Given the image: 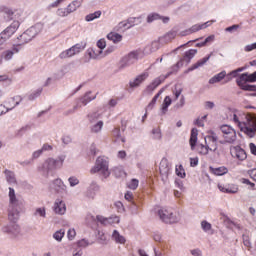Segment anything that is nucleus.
<instances>
[{"label":"nucleus","mask_w":256,"mask_h":256,"mask_svg":"<svg viewBox=\"0 0 256 256\" xmlns=\"http://www.w3.org/2000/svg\"><path fill=\"white\" fill-rule=\"evenodd\" d=\"M234 123L238 124L240 131L247 135V137H254L256 135V117L251 114H234Z\"/></svg>","instance_id":"obj_1"},{"label":"nucleus","mask_w":256,"mask_h":256,"mask_svg":"<svg viewBox=\"0 0 256 256\" xmlns=\"http://www.w3.org/2000/svg\"><path fill=\"white\" fill-rule=\"evenodd\" d=\"M23 211V201L17 199L15 189L9 188L8 219L15 223L19 219V212Z\"/></svg>","instance_id":"obj_2"},{"label":"nucleus","mask_w":256,"mask_h":256,"mask_svg":"<svg viewBox=\"0 0 256 256\" xmlns=\"http://www.w3.org/2000/svg\"><path fill=\"white\" fill-rule=\"evenodd\" d=\"M198 135H199V130H197V128H193L191 130L190 139H189L191 150L194 151L196 147V152L198 153V155H202V156L209 155V151L211 150H209L207 144L197 145Z\"/></svg>","instance_id":"obj_3"},{"label":"nucleus","mask_w":256,"mask_h":256,"mask_svg":"<svg viewBox=\"0 0 256 256\" xmlns=\"http://www.w3.org/2000/svg\"><path fill=\"white\" fill-rule=\"evenodd\" d=\"M90 173H101L105 179L111 175L109 172V162L103 157H98L95 166L90 170Z\"/></svg>","instance_id":"obj_4"},{"label":"nucleus","mask_w":256,"mask_h":256,"mask_svg":"<svg viewBox=\"0 0 256 256\" xmlns=\"http://www.w3.org/2000/svg\"><path fill=\"white\" fill-rule=\"evenodd\" d=\"M85 47H87L86 43H83V42L77 43L72 47H70L69 49L62 51L58 57L59 59H62V60L71 59V57H75V55H79L81 51H85Z\"/></svg>","instance_id":"obj_5"},{"label":"nucleus","mask_w":256,"mask_h":256,"mask_svg":"<svg viewBox=\"0 0 256 256\" xmlns=\"http://www.w3.org/2000/svg\"><path fill=\"white\" fill-rule=\"evenodd\" d=\"M256 82V71L252 74L249 73H243L241 74L237 79L236 83L242 91H246L249 89V87H252L253 85H249L247 83H255Z\"/></svg>","instance_id":"obj_6"},{"label":"nucleus","mask_w":256,"mask_h":256,"mask_svg":"<svg viewBox=\"0 0 256 256\" xmlns=\"http://www.w3.org/2000/svg\"><path fill=\"white\" fill-rule=\"evenodd\" d=\"M140 55H141V52L139 50H136L124 56L119 63L120 69H125V67H130V65H133L136 61H139Z\"/></svg>","instance_id":"obj_7"},{"label":"nucleus","mask_w":256,"mask_h":256,"mask_svg":"<svg viewBox=\"0 0 256 256\" xmlns=\"http://www.w3.org/2000/svg\"><path fill=\"white\" fill-rule=\"evenodd\" d=\"M19 29V21H14L8 26L2 33H0V47L5 44V41L9 39Z\"/></svg>","instance_id":"obj_8"},{"label":"nucleus","mask_w":256,"mask_h":256,"mask_svg":"<svg viewBox=\"0 0 256 256\" xmlns=\"http://www.w3.org/2000/svg\"><path fill=\"white\" fill-rule=\"evenodd\" d=\"M63 161H65L62 157L58 159L48 158L42 166V171H53L54 169H59L63 167Z\"/></svg>","instance_id":"obj_9"},{"label":"nucleus","mask_w":256,"mask_h":256,"mask_svg":"<svg viewBox=\"0 0 256 256\" xmlns=\"http://www.w3.org/2000/svg\"><path fill=\"white\" fill-rule=\"evenodd\" d=\"M221 131L226 143H233L237 139V132L231 126L223 125L221 126Z\"/></svg>","instance_id":"obj_10"},{"label":"nucleus","mask_w":256,"mask_h":256,"mask_svg":"<svg viewBox=\"0 0 256 256\" xmlns=\"http://www.w3.org/2000/svg\"><path fill=\"white\" fill-rule=\"evenodd\" d=\"M219 140V137H217V134L215 132H210L205 137V145L208 147L209 151L215 153L217 151V141Z\"/></svg>","instance_id":"obj_11"},{"label":"nucleus","mask_w":256,"mask_h":256,"mask_svg":"<svg viewBox=\"0 0 256 256\" xmlns=\"http://www.w3.org/2000/svg\"><path fill=\"white\" fill-rule=\"evenodd\" d=\"M230 155L233 159H238V161H245L247 159V152L241 146H232L230 148Z\"/></svg>","instance_id":"obj_12"},{"label":"nucleus","mask_w":256,"mask_h":256,"mask_svg":"<svg viewBox=\"0 0 256 256\" xmlns=\"http://www.w3.org/2000/svg\"><path fill=\"white\" fill-rule=\"evenodd\" d=\"M90 95H91V92L86 93V95L78 101L77 105L74 106L72 110H69L68 112H66V115H71V114H73L74 111H77V109H79V107H83V106L87 105L88 103H91V101H93V99H95V96L89 97Z\"/></svg>","instance_id":"obj_13"},{"label":"nucleus","mask_w":256,"mask_h":256,"mask_svg":"<svg viewBox=\"0 0 256 256\" xmlns=\"http://www.w3.org/2000/svg\"><path fill=\"white\" fill-rule=\"evenodd\" d=\"M158 215L164 223H177V219L173 216V213L167 209H160Z\"/></svg>","instance_id":"obj_14"},{"label":"nucleus","mask_w":256,"mask_h":256,"mask_svg":"<svg viewBox=\"0 0 256 256\" xmlns=\"http://www.w3.org/2000/svg\"><path fill=\"white\" fill-rule=\"evenodd\" d=\"M212 23H215V20L208 21L203 24H195L190 29L186 30L185 33H183L182 35L185 36L191 35V33H197V31H201V29H207V27H209V25H211Z\"/></svg>","instance_id":"obj_15"},{"label":"nucleus","mask_w":256,"mask_h":256,"mask_svg":"<svg viewBox=\"0 0 256 256\" xmlns=\"http://www.w3.org/2000/svg\"><path fill=\"white\" fill-rule=\"evenodd\" d=\"M218 189L221 193L235 194L239 193V186L237 184H218Z\"/></svg>","instance_id":"obj_16"},{"label":"nucleus","mask_w":256,"mask_h":256,"mask_svg":"<svg viewBox=\"0 0 256 256\" xmlns=\"http://www.w3.org/2000/svg\"><path fill=\"white\" fill-rule=\"evenodd\" d=\"M97 47L98 49H100L98 54H95V51L93 50H88L91 59H97V57H101L103 55V49L107 47V42L105 41V39L98 40Z\"/></svg>","instance_id":"obj_17"},{"label":"nucleus","mask_w":256,"mask_h":256,"mask_svg":"<svg viewBox=\"0 0 256 256\" xmlns=\"http://www.w3.org/2000/svg\"><path fill=\"white\" fill-rule=\"evenodd\" d=\"M19 101H21V97L16 96L9 100V103L13 104L10 108H9V104H6V106L1 104L0 105V116L4 115V113H7L9 111V109H13V107H17V105H19Z\"/></svg>","instance_id":"obj_18"},{"label":"nucleus","mask_w":256,"mask_h":256,"mask_svg":"<svg viewBox=\"0 0 256 256\" xmlns=\"http://www.w3.org/2000/svg\"><path fill=\"white\" fill-rule=\"evenodd\" d=\"M20 49L21 45H14L11 50H6L2 53L3 59H5V61H11V59H13V55H15V53H19Z\"/></svg>","instance_id":"obj_19"},{"label":"nucleus","mask_w":256,"mask_h":256,"mask_svg":"<svg viewBox=\"0 0 256 256\" xmlns=\"http://www.w3.org/2000/svg\"><path fill=\"white\" fill-rule=\"evenodd\" d=\"M96 219L102 225H113L115 223H119V221H120L119 217H117V216L110 217V218H105L103 216H97Z\"/></svg>","instance_id":"obj_20"},{"label":"nucleus","mask_w":256,"mask_h":256,"mask_svg":"<svg viewBox=\"0 0 256 256\" xmlns=\"http://www.w3.org/2000/svg\"><path fill=\"white\" fill-rule=\"evenodd\" d=\"M67 211V207L65 206V202L63 200H56L54 203V212L58 215H65Z\"/></svg>","instance_id":"obj_21"},{"label":"nucleus","mask_w":256,"mask_h":256,"mask_svg":"<svg viewBox=\"0 0 256 256\" xmlns=\"http://www.w3.org/2000/svg\"><path fill=\"white\" fill-rule=\"evenodd\" d=\"M209 171L212 175H216L217 177H221L222 175H227V173H229V170L225 166H220L218 168L210 166Z\"/></svg>","instance_id":"obj_22"},{"label":"nucleus","mask_w":256,"mask_h":256,"mask_svg":"<svg viewBox=\"0 0 256 256\" xmlns=\"http://www.w3.org/2000/svg\"><path fill=\"white\" fill-rule=\"evenodd\" d=\"M53 189L56 190L57 193H63V191H67V186H65L61 179H56L53 182Z\"/></svg>","instance_id":"obj_23"},{"label":"nucleus","mask_w":256,"mask_h":256,"mask_svg":"<svg viewBox=\"0 0 256 256\" xmlns=\"http://www.w3.org/2000/svg\"><path fill=\"white\" fill-rule=\"evenodd\" d=\"M147 77H149V73H147V72H144V73L138 75L134 81L130 82V87H139V84L142 81H145V79H147Z\"/></svg>","instance_id":"obj_24"},{"label":"nucleus","mask_w":256,"mask_h":256,"mask_svg":"<svg viewBox=\"0 0 256 256\" xmlns=\"http://www.w3.org/2000/svg\"><path fill=\"white\" fill-rule=\"evenodd\" d=\"M175 37H177V32L176 31H170L166 35H164L163 37L159 38V41L161 43H171V41H173V39Z\"/></svg>","instance_id":"obj_25"},{"label":"nucleus","mask_w":256,"mask_h":256,"mask_svg":"<svg viewBox=\"0 0 256 256\" xmlns=\"http://www.w3.org/2000/svg\"><path fill=\"white\" fill-rule=\"evenodd\" d=\"M83 4V0H75L72 3H70L67 6V11L69 14L73 13L74 11H77V9H79V7Z\"/></svg>","instance_id":"obj_26"},{"label":"nucleus","mask_w":256,"mask_h":256,"mask_svg":"<svg viewBox=\"0 0 256 256\" xmlns=\"http://www.w3.org/2000/svg\"><path fill=\"white\" fill-rule=\"evenodd\" d=\"M197 55V50L196 49H190L185 52L182 61L185 63H191V59Z\"/></svg>","instance_id":"obj_27"},{"label":"nucleus","mask_w":256,"mask_h":256,"mask_svg":"<svg viewBox=\"0 0 256 256\" xmlns=\"http://www.w3.org/2000/svg\"><path fill=\"white\" fill-rule=\"evenodd\" d=\"M227 77V72L222 71L218 74H216L214 77H212L209 80L210 85H214V83H220V81H223V78Z\"/></svg>","instance_id":"obj_28"},{"label":"nucleus","mask_w":256,"mask_h":256,"mask_svg":"<svg viewBox=\"0 0 256 256\" xmlns=\"http://www.w3.org/2000/svg\"><path fill=\"white\" fill-rule=\"evenodd\" d=\"M107 39L113 41V43H121V41H123V36L119 33L111 32L107 35Z\"/></svg>","instance_id":"obj_29"},{"label":"nucleus","mask_w":256,"mask_h":256,"mask_svg":"<svg viewBox=\"0 0 256 256\" xmlns=\"http://www.w3.org/2000/svg\"><path fill=\"white\" fill-rule=\"evenodd\" d=\"M159 171L161 175H169V164L167 160H162L159 165Z\"/></svg>","instance_id":"obj_30"},{"label":"nucleus","mask_w":256,"mask_h":256,"mask_svg":"<svg viewBox=\"0 0 256 256\" xmlns=\"http://www.w3.org/2000/svg\"><path fill=\"white\" fill-rule=\"evenodd\" d=\"M4 233H12V235H19V225L13 223L11 225V229H9L7 226L3 228Z\"/></svg>","instance_id":"obj_31"},{"label":"nucleus","mask_w":256,"mask_h":256,"mask_svg":"<svg viewBox=\"0 0 256 256\" xmlns=\"http://www.w3.org/2000/svg\"><path fill=\"white\" fill-rule=\"evenodd\" d=\"M33 37H35V35H31V30H26L22 35H20V41H22V43H29Z\"/></svg>","instance_id":"obj_32"},{"label":"nucleus","mask_w":256,"mask_h":256,"mask_svg":"<svg viewBox=\"0 0 256 256\" xmlns=\"http://www.w3.org/2000/svg\"><path fill=\"white\" fill-rule=\"evenodd\" d=\"M112 239L116 242V243H120L121 245L125 244V237L122 236L121 234H119V231L114 230L113 234H112Z\"/></svg>","instance_id":"obj_33"},{"label":"nucleus","mask_w":256,"mask_h":256,"mask_svg":"<svg viewBox=\"0 0 256 256\" xmlns=\"http://www.w3.org/2000/svg\"><path fill=\"white\" fill-rule=\"evenodd\" d=\"M241 71H245V67H241V68H238V69L230 72L226 76V83H229V81H231L233 79V77H237V75H239V73H241Z\"/></svg>","instance_id":"obj_34"},{"label":"nucleus","mask_w":256,"mask_h":256,"mask_svg":"<svg viewBox=\"0 0 256 256\" xmlns=\"http://www.w3.org/2000/svg\"><path fill=\"white\" fill-rule=\"evenodd\" d=\"M5 175H6V180L11 183V184H15L17 183V180L15 179V173L9 171V170H5L4 171Z\"/></svg>","instance_id":"obj_35"},{"label":"nucleus","mask_w":256,"mask_h":256,"mask_svg":"<svg viewBox=\"0 0 256 256\" xmlns=\"http://www.w3.org/2000/svg\"><path fill=\"white\" fill-rule=\"evenodd\" d=\"M171 103H172L171 97L166 96L164 98V101H163V104H162V112L163 113H167V110L169 109V106L171 105Z\"/></svg>","instance_id":"obj_36"},{"label":"nucleus","mask_w":256,"mask_h":256,"mask_svg":"<svg viewBox=\"0 0 256 256\" xmlns=\"http://www.w3.org/2000/svg\"><path fill=\"white\" fill-rule=\"evenodd\" d=\"M101 17V11H96L94 13L88 14L85 19L86 21H95V19H99Z\"/></svg>","instance_id":"obj_37"},{"label":"nucleus","mask_w":256,"mask_h":256,"mask_svg":"<svg viewBox=\"0 0 256 256\" xmlns=\"http://www.w3.org/2000/svg\"><path fill=\"white\" fill-rule=\"evenodd\" d=\"M209 59H211V55H208V56L202 58L201 60H199L197 62V64L193 65L192 69H198V67H203V65H205V63H207V61H209Z\"/></svg>","instance_id":"obj_38"},{"label":"nucleus","mask_w":256,"mask_h":256,"mask_svg":"<svg viewBox=\"0 0 256 256\" xmlns=\"http://www.w3.org/2000/svg\"><path fill=\"white\" fill-rule=\"evenodd\" d=\"M115 177H127V173L121 167H116L113 170Z\"/></svg>","instance_id":"obj_39"},{"label":"nucleus","mask_w":256,"mask_h":256,"mask_svg":"<svg viewBox=\"0 0 256 256\" xmlns=\"http://www.w3.org/2000/svg\"><path fill=\"white\" fill-rule=\"evenodd\" d=\"M161 93H163V90H160L151 100V102L148 104L146 109H153V106L155 105V103H157V99H159V97H161Z\"/></svg>","instance_id":"obj_40"},{"label":"nucleus","mask_w":256,"mask_h":256,"mask_svg":"<svg viewBox=\"0 0 256 256\" xmlns=\"http://www.w3.org/2000/svg\"><path fill=\"white\" fill-rule=\"evenodd\" d=\"M63 237H65V230L63 229L56 231L53 235L56 241H62Z\"/></svg>","instance_id":"obj_41"},{"label":"nucleus","mask_w":256,"mask_h":256,"mask_svg":"<svg viewBox=\"0 0 256 256\" xmlns=\"http://www.w3.org/2000/svg\"><path fill=\"white\" fill-rule=\"evenodd\" d=\"M35 217H46L47 213L45 207L37 208L34 212Z\"/></svg>","instance_id":"obj_42"},{"label":"nucleus","mask_w":256,"mask_h":256,"mask_svg":"<svg viewBox=\"0 0 256 256\" xmlns=\"http://www.w3.org/2000/svg\"><path fill=\"white\" fill-rule=\"evenodd\" d=\"M137 187H139V181L137 179H132L128 183V189H132V191H135V189H137Z\"/></svg>","instance_id":"obj_43"},{"label":"nucleus","mask_w":256,"mask_h":256,"mask_svg":"<svg viewBox=\"0 0 256 256\" xmlns=\"http://www.w3.org/2000/svg\"><path fill=\"white\" fill-rule=\"evenodd\" d=\"M67 237L69 241H73L75 237H77V231H75V228H70L67 232Z\"/></svg>","instance_id":"obj_44"},{"label":"nucleus","mask_w":256,"mask_h":256,"mask_svg":"<svg viewBox=\"0 0 256 256\" xmlns=\"http://www.w3.org/2000/svg\"><path fill=\"white\" fill-rule=\"evenodd\" d=\"M168 75L167 76H159L158 78H155L153 80V84L156 86V87H159V85H161V83H163V81H165V79H167Z\"/></svg>","instance_id":"obj_45"},{"label":"nucleus","mask_w":256,"mask_h":256,"mask_svg":"<svg viewBox=\"0 0 256 256\" xmlns=\"http://www.w3.org/2000/svg\"><path fill=\"white\" fill-rule=\"evenodd\" d=\"M2 13H5V15H7L8 21H11V19H13V10L7 7H3Z\"/></svg>","instance_id":"obj_46"},{"label":"nucleus","mask_w":256,"mask_h":256,"mask_svg":"<svg viewBox=\"0 0 256 256\" xmlns=\"http://www.w3.org/2000/svg\"><path fill=\"white\" fill-rule=\"evenodd\" d=\"M103 129V121H99L92 127V133H99Z\"/></svg>","instance_id":"obj_47"},{"label":"nucleus","mask_w":256,"mask_h":256,"mask_svg":"<svg viewBox=\"0 0 256 256\" xmlns=\"http://www.w3.org/2000/svg\"><path fill=\"white\" fill-rule=\"evenodd\" d=\"M158 19H161V16L159 14H150L148 17H147V22L148 23H153V21H157Z\"/></svg>","instance_id":"obj_48"},{"label":"nucleus","mask_w":256,"mask_h":256,"mask_svg":"<svg viewBox=\"0 0 256 256\" xmlns=\"http://www.w3.org/2000/svg\"><path fill=\"white\" fill-rule=\"evenodd\" d=\"M57 15H59V17H67V15H69V11L67 8H59L57 10Z\"/></svg>","instance_id":"obj_49"},{"label":"nucleus","mask_w":256,"mask_h":256,"mask_svg":"<svg viewBox=\"0 0 256 256\" xmlns=\"http://www.w3.org/2000/svg\"><path fill=\"white\" fill-rule=\"evenodd\" d=\"M68 181L71 187H75V185H79V179L75 176L70 177Z\"/></svg>","instance_id":"obj_50"},{"label":"nucleus","mask_w":256,"mask_h":256,"mask_svg":"<svg viewBox=\"0 0 256 256\" xmlns=\"http://www.w3.org/2000/svg\"><path fill=\"white\" fill-rule=\"evenodd\" d=\"M201 227H202L203 231H211V223H209L207 221H202Z\"/></svg>","instance_id":"obj_51"},{"label":"nucleus","mask_w":256,"mask_h":256,"mask_svg":"<svg viewBox=\"0 0 256 256\" xmlns=\"http://www.w3.org/2000/svg\"><path fill=\"white\" fill-rule=\"evenodd\" d=\"M39 95H41V90H37L35 92H33L32 94H30L28 96L29 101H33L34 99H37V97H39Z\"/></svg>","instance_id":"obj_52"},{"label":"nucleus","mask_w":256,"mask_h":256,"mask_svg":"<svg viewBox=\"0 0 256 256\" xmlns=\"http://www.w3.org/2000/svg\"><path fill=\"white\" fill-rule=\"evenodd\" d=\"M243 243L249 251V249H251V240H249V236H245V235L243 236Z\"/></svg>","instance_id":"obj_53"},{"label":"nucleus","mask_w":256,"mask_h":256,"mask_svg":"<svg viewBox=\"0 0 256 256\" xmlns=\"http://www.w3.org/2000/svg\"><path fill=\"white\" fill-rule=\"evenodd\" d=\"M197 165H199V158H190V167H197Z\"/></svg>","instance_id":"obj_54"},{"label":"nucleus","mask_w":256,"mask_h":256,"mask_svg":"<svg viewBox=\"0 0 256 256\" xmlns=\"http://www.w3.org/2000/svg\"><path fill=\"white\" fill-rule=\"evenodd\" d=\"M248 175L253 181H256V168L248 170Z\"/></svg>","instance_id":"obj_55"},{"label":"nucleus","mask_w":256,"mask_h":256,"mask_svg":"<svg viewBox=\"0 0 256 256\" xmlns=\"http://www.w3.org/2000/svg\"><path fill=\"white\" fill-rule=\"evenodd\" d=\"M78 247H88L89 242L86 239H82L77 242Z\"/></svg>","instance_id":"obj_56"},{"label":"nucleus","mask_w":256,"mask_h":256,"mask_svg":"<svg viewBox=\"0 0 256 256\" xmlns=\"http://www.w3.org/2000/svg\"><path fill=\"white\" fill-rule=\"evenodd\" d=\"M255 49H256V42L253 43V44L247 45V46L245 47V51H246L247 53H249L250 51H253V50H255Z\"/></svg>","instance_id":"obj_57"},{"label":"nucleus","mask_w":256,"mask_h":256,"mask_svg":"<svg viewBox=\"0 0 256 256\" xmlns=\"http://www.w3.org/2000/svg\"><path fill=\"white\" fill-rule=\"evenodd\" d=\"M156 89L157 87L153 83H151L150 85L147 86L146 93H153V91Z\"/></svg>","instance_id":"obj_58"},{"label":"nucleus","mask_w":256,"mask_h":256,"mask_svg":"<svg viewBox=\"0 0 256 256\" xmlns=\"http://www.w3.org/2000/svg\"><path fill=\"white\" fill-rule=\"evenodd\" d=\"M249 149H250V153H251L252 155H255V156H256V145H255V143H250V144H249Z\"/></svg>","instance_id":"obj_59"},{"label":"nucleus","mask_w":256,"mask_h":256,"mask_svg":"<svg viewBox=\"0 0 256 256\" xmlns=\"http://www.w3.org/2000/svg\"><path fill=\"white\" fill-rule=\"evenodd\" d=\"M181 93H183V89L174 90L173 94L175 95V101L181 97Z\"/></svg>","instance_id":"obj_60"},{"label":"nucleus","mask_w":256,"mask_h":256,"mask_svg":"<svg viewBox=\"0 0 256 256\" xmlns=\"http://www.w3.org/2000/svg\"><path fill=\"white\" fill-rule=\"evenodd\" d=\"M52 150H53V146L49 144H44L41 149V151H52Z\"/></svg>","instance_id":"obj_61"},{"label":"nucleus","mask_w":256,"mask_h":256,"mask_svg":"<svg viewBox=\"0 0 256 256\" xmlns=\"http://www.w3.org/2000/svg\"><path fill=\"white\" fill-rule=\"evenodd\" d=\"M124 197L126 201H133V192H127Z\"/></svg>","instance_id":"obj_62"},{"label":"nucleus","mask_w":256,"mask_h":256,"mask_svg":"<svg viewBox=\"0 0 256 256\" xmlns=\"http://www.w3.org/2000/svg\"><path fill=\"white\" fill-rule=\"evenodd\" d=\"M246 89V91H253L254 93L252 94V97H256V85L250 86Z\"/></svg>","instance_id":"obj_63"},{"label":"nucleus","mask_w":256,"mask_h":256,"mask_svg":"<svg viewBox=\"0 0 256 256\" xmlns=\"http://www.w3.org/2000/svg\"><path fill=\"white\" fill-rule=\"evenodd\" d=\"M126 157H127V152H125L123 150L118 152L119 159H125Z\"/></svg>","instance_id":"obj_64"}]
</instances>
